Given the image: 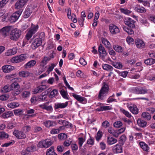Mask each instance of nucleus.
I'll use <instances>...</instances> for the list:
<instances>
[{
    "label": "nucleus",
    "instance_id": "obj_1",
    "mask_svg": "<svg viewBox=\"0 0 155 155\" xmlns=\"http://www.w3.org/2000/svg\"><path fill=\"white\" fill-rule=\"evenodd\" d=\"M109 90V88L108 84L105 82L103 83L99 92L98 98L101 100L104 99L108 94Z\"/></svg>",
    "mask_w": 155,
    "mask_h": 155
},
{
    "label": "nucleus",
    "instance_id": "obj_2",
    "mask_svg": "<svg viewBox=\"0 0 155 155\" xmlns=\"http://www.w3.org/2000/svg\"><path fill=\"white\" fill-rule=\"evenodd\" d=\"M131 91L133 93L137 94H144L148 93L152 94L153 92L151 90L140 87H133L131 88Z\"/></svg>",
    "mask_w": 155,
    "mask_h": 155
},
{
    "label": "nucleus",
    "instance_id": "obj_3",
    "mask_svg": "<svg viewBox=\"0 0 155 155\" xmlns=\"http://www.w3.org/2000/svg\"><path fill=\"white\" fill-rule=\"evenodd\" d=\"M29 57L27 54H23L12 58L10 61L13 63H16L20 62L27 58Z\"/></svg>",
    "mask_w": 155,
    "mask_h": 155
},
{
    "label": "nucleus",
    "instance_id": "obj_4",
    "mask_svg": "<svg viewBox=\"0 0 155 155\" xmlns=\"http://www.w3.org/2000/svg\"><path fill=\"white\" fill-rule=\"evenodd\" d=\"M21 35V31L17 28L13 29L11 31L10 35V38L14 41H17Z\"/></svg>",
    "mask_w": 155,
    "mask_h": 155
},
{
    "label": "nucleus",
    "instance_id": "obj_5",
    "mask_svg": "<svg viewBox=\"0 0 155 155\" xmlns=\"http://www.w3.org/2000/svg\"><path fill=\"white\" fill-rule=\"evenodd\" d=\"M38 25H32L31 27L26 35V37L27 40H29L38 31Z\"/></svg>",
    "mask_w": 155,
    "mask_h": 155
},
{
    "label": "nucleus",
    "instance_id": "obj_6",
    "mask_svg": "<svg viewBox=\"0 0 155 155\" xmlns=\"http://www.w3.org/2000/svg\"><path fill=\"white\" fill-rule=\"evenodd\" d=\"M13 135L18 139H25L26 137L25 133L22 130H15L13 132Z\"/></svg>",
    "mask_w": 155,
    "mask_h": 155
},
{
    "label": "nucleus",
    "instance_id": "obj_7",
    "mask_svg": "<svg viewBox=\"0 0 155 155\" xmlns=\"http://www.w3.org/2000/svg\"><path fill=\"white\" fill-rule=\"evenodd\" d=\"M10 86L11 88V90L14 91L12 92V94L13 95H17L19 94L20 86L17 83L14 82L10 85Z\"/></svg>",
    "mask_w": 155,
    "mask_h": 155
},
{
    "label": "nucleus",
    "instance_id": "obj_8",
    "mask_svg": "<svg viewBox=\"0 0 155 155\" xmlns=\"http://www.w3.org/2000/svg\"><path fill=\"white\" fill-rule=\"evenodd\" d=\"M98 52L100 58L103 61L105 60V57L106 56L107 53L104 47L101 44H100L98 47Z\"/></svg>",
    "mask_w": 155,
    "mask_h": 155
},
{
    "label": "nucleus",
    "instance_id": "obj_9",
    "mask_svg": "<svg viewBox=\"0 0 155 155\" xmlns=\"http://www.w3.org/2000/svg\"><path fill=\"white\" fill-rule=\"evenodd\" d=\"M22 10L20 9L19 11H17L13 13L10 16L9 20L11 22H15L18 20L19 17L21 15Z\"/></svg>",
    "mask_w": 155,
    "mask_h": 155
},
{
    "label": "nucleus",
    "instance_id": "obj_10",
    "mask_svg": "<svg viewBox=\"0 0 155 155\" xmlns=\"http://www.w3.org/2000/svg\"><path fill=\"white\" fill-rule=\"evenodd\" d=\"M109 31L112 35H116L120 32L119 28L116 25L113 24H110L109 26Z\"/></svg>",
    "mask_w": 155,
    "mask_h": 155
},
{
    "label": "nucleus",
    "instance_id": "obj_11",
    "mask_svg": "<svg viewBox=\"0 0 155 155\" xmlns=\"http://www.w3.org/2000/svg\"><path fill=\"white\" fill-rule=\"evenodd\" d=\"M42 43V38H36L31 44V48L33 49H35L38 46L41 45Z\"/></svg>",
    "mask_w": 155,
    "mask_h": 155
},
{
    "label": "nucleus",
    "instance_id": "obj_12",
    "mask_svg": "<svg viewBox=\"0 0 155 155\" xmlns=\"http://www.w3.org/2000/svg\"><path fill=\"white\" fill-rule=\"evenodd\" d=\"M46 97L47 95L45 94L40 95L38 97H33L31 98V103L34 104H36L37 103V101L38 99H39L41 100H45Z\"/></svg>",
    "mask_w": 155,
    "mask_h": 155
},
{
    "label": "nucleus",
    "instance_id": "obj_13",
    "mask_svg": "<svg viewBox=\"0 0 155 155\" xmlns=\"http://www.w3.org/2000/svg\"><path fill=\"white\" fill-rule=\"evenodd\" d=\"M28 0H19L15 4V7L16 9L22 8Z\"/></svg>",
    "mask_w": 155,
    "mask_h": 155
},
{
    "label": "nucleus",
    "instance_id": "obj_14",
    "mask_svg": "<svg viewBox=\"0 0 155 155\" xmlns=\"http://www.w3.org/2000/svg\"><path fill=\"white\" fill-rule=\"evenodd\" d=\"M11 30V27L6 26L4 27L0 30V35H2L4 37H5L9 35Z\"/></svg>",
    "mask_w": 155,
    "mask_h": 155
},
{
    "label": "nucleus",
    "instance_id": "obj_15",
    "mask_svg": "<svg viewBox=\"0 0 155 155\" xmlns=\"http://www.w3.org/2000/svg\"><path fill=\"white\" fill-rule=\"evenodd\" d=\"M3 71L5 73H9L15 69V67L10 65H5L2 67Z\"/></svg>",
    "mask_w": 155,
    "mask_h": 155
},
{
    "label": "nucleus",
    "instance_id": "obj_16",
    "mask_svg": "<svg viewBox=\"0 0 155 155\" xmlns=\"http://www.w3.org/2000/svg\"><path fill=\"white\" fill-rule=\"evenodd\" d=\"M68 102L66 101L65 103L57 102L55 103L54 108L55 110L59 109H63L66 107L68 105Z\"/></svg>",
    "mask_w": 155,
    "mask_h": 155
},
{
    "label": "nucleus",
    "instance_id": "obj_17",
    "mask_svg": "<svg viewBox=\"0 0 155 155\" xmlns=\"http://www.w3.org/2000/svg\"><path fill=\"white\" fill-rule=\"evenodd\" d=\"M72 96L74 98L81 103L85 104L87 102V100L86 98L80 95L74 94Z\"/></svg>",
    "mask_w": 155,
    "mask_h": 155
},
{
    "label": "nucleus",
    "instance_id": "obj_18",
    "mask_svg": "<svg viewBox=\"0 0 155 155\" xmlns=\"http://www.w3.org/2000/svg\"><path fill=\"white\" fill-rule=\"evenodd\" d=\"M127 107L133 114H136L138 113V110L136 105L130 104L128 105Z\"/></svg>",
    "mask_w": 155,
    "mask_h": 155
},
{
    "label": "nucleus",
    "instance_id": "obj_19",
    "mask_svg": "<svg viewBox=\"0 0 155 155\" xmlns=\"http://www.w3.org/2000/svg\"><path fill=\"white\" fill-rule=\"evenodd\" d=\"M135 43L137 47L139 48H144L145 43L142 40L138 38L135 40Z\"/></svg>",
    "mask_w": 155,
    "mask_h": 155
},
{
    "label": "nucleus",
    "instance_id": "obj_20",
    "mask_svg": "<svg viewBox=\"0 0 155 155\" xmlns=\"http://www.w3.org/2000/svg\"><path fill=\"white\" fill-rule=\"evenodd\" d=\"M134 22V20L130 18H127L124 21L125 24L131 28H134L135 27Z\"/></svg>",
    "mask_w": 155,
    "mask_h": 155
},
{
    "label": "nucleus",
    "instance_id": "obj_21",
    "mask_svg": "<svg viewBox=\"0 0 155 155\" xmlns=\"http://www.w3.org/2000/svg\"><path fill=\"white\" fill-rule=\"evenodd\" d=\"M36 61L35 60H31L25 64L24 65V67L25 69L30 68L35 64Z\"/></svg>",
    "mask_w": 155,
    "mask_h": 155
},
{
    "label": "nucleus",
    "instance_id": "obj_22",
    "mask_svg": "<svg viewBox=\"0 0 155 155\" xmlns=\"http://www.w3.org/2000/svg\"><path fill=\"white\" fill-rule=\"evenodd\" d=\"M48 103H45L40 105L39 107L43 109H45L48 111H51L52 110V107L51 105H48Z\"/></svg>",
    "mask_w": 155,
    "mask_h": 155
},
{
    "label": "nucleus",
    "instance_id": "obj_23",
    "mask_svg": "<svg viewBox=\"0 0 155 155\" xmlns=\"http://www.w3.org/2000/svg\"><path fill=\"white\" fill-rule=\"evenodd\" d=\"M113 150L114 153H121L122 151L121 146L118 144H117L115 146H113Z\"/></svg>",
    "mask_w": 155,
    "mask_h": 155
},
{
    "label": "nucleus",
    "instance_id": "obj_24",
    "mask_svg": "<svg viewBox=\"0 0 155 155\" xmlns=\"http://www.w3.org/2000/svg\"><path fill=\"white\" fill-rule=\"evenodd\" d=\"M134 9L136 12L141 13H144L146 11L144 7L141 6L139 5H137L135 6Z\"/></svg>",
    "mask_w": 155,
    "mask_h": 155
},
{
    "label": "nucleus",
    "instance_id": "obj_25",
    "mask_svg": "<svg viewBox=\"0 0 155 155\" xmlns=\"http://www.w3.org/2000/svg\"><path fill=\"white\" fill-rule=\"evenodd\" d=\"M17 50L16 48L9 49L5 52V54L7 56H11L15 54L17 52Z\"/></svg>",
    "mask_w": 155,
    "mask_h": 155
},
{
    "label": "nucleus",
    "instance_id": "obj_26",
    "mask_svg": "<svg viewBox=\"0 0 155 155\" xmlns=\"http://www.w3.org/2000/svg\"><path fill=\"white\" fill-rule=\"evenodd\" d=\"M117 140L114 137L109 136L107 138V142L108 145H113L117 142Z\"/></svg>",
    "mask_w": 155,
    "mask_h": 155
},
{
    "label": "nucleus",
    "instance_id": "obj_27",
    "mask_svg": "<svg viewBox=\"0 0 155 155\" xmlns=\"http://www.w3.org/2000/svg\"><path fill=\"white\" fill-rule=\"evenodd\" d=\"M138 125L141 127H144L146 126L147 122L141 119H138L137 121Z\"/></svg>",
    "mask_w": 155,
    "mask_h": 155
},
{
    "label": "nucleus",
    "instance_id": "obj_28",
    "mask_svg": "<svg viewBox=\"0 0 155 155\" xmlns=\"http://www.w3.org/2000/svg\"><path fill=\"white\" fill-rule=\"evenodd\" d=\"M30 74V73L27 71H21L19 72L18 75L21 77L26 78L29 76Z\"/></svg>",
    "mask_w": 155,
    "mask_h": 155
},
{
    "label": "nucleus",
    "instance_id": "obj_29",
    "mask_svg": "<svg viewBox=\"0 0 155 155\" xmlns=\"http://www.w3.org/2000/svg\"><path fill=\"white\" fill-rule=\"evenodd\" d=\"M55 122L50 120H46L43 122V124L47 128H49L53 126V124H55Z\"/></svg>",
    "mask_w": 155,
    "mask_h": 155
},
{
    "label": "nucleus",
    "instance_id": "obj_30",
    "mask_svg": "<svg viewBox=\"0 0 155 155\" xmlns=\"http://www.w3.org/2000/svg\"><path fill=\"white\" fill-rule=\"evenodd\" d=\"M19 106V104L17 102H13L9 103L8 104L7 106L11 109H14L16 108Z\"/></svg>",
    "mask_w": 155,
    "mask_h": 155
},
{
    "label": "nucleus",
    "instance_id": "obj_31",
    "mask_svg": "<svg viewBox=\"0 0 155 155\" xmlns=\"http://www.w3.org/2000/svg\"><path fill=\"white\" fill-rule=\"evenodd\" d=\"M60 93L62 97L64 99L68 100L69 97L68 95L67 91L64 89H62L60 91Z\"/></svg>",
    "mask_w": 155,
    "mask_h": 155
},
{
    "label": "nucleus",
    "instance_id": "obj_32",
    "mask_svg": "<svg viewBox=\"0 0 155 155\" xmlns=\"http://www.w3.org/2000/svg\"><path fill=\"white\" fill-rule=\"evenodd\" d=\"M101 41L102 43L108 49L111 47V45L109 41L106 38H102Z\"/></svg>",
    "mask_w": 155,
    "mask_h": 155
},
{
    "label": "nucleus",
    "instance_id": "obj_33",
    "mask_svg": "<svg viewBox=\"0 0 155 155\" xmlns=\"http://www.w3.org/2000/svg\"><path fill=\"white\" fill-rule=\"evenodd\" d=\"M140 146L142 149L145 151H148L149 149L148 145L144 142H141L140 143Z\"/></svg>",
    "mask_w": 155,
    "mask_h": 155
},
{
    "label": "nucleus",
    "instance_id": "obj_34",
    "mask_svg": "<svg viewBox=\"0 0 155 155\" xmlns=\"http://www.w3.org/2000/svg\"><path fill=\"white\" fill-rule=\"evenodd\" d=\"M13 116V114L12 111H8L5 112L2 114V117L4 118H8Z\"/></svg>",
    "mask_w": 155,
    "mask_h": 155
},
{
    "label": "nucleus",
    "instance_id": "obj_35",
    "mask_svg": "<svg viewBox=\"0 0 155 155\" xmlns=\"http://www.w3.org/2000/svg\"><path fill=\"white\" fill-rule=\"evenodd\" d=\"M112 109V108L109 106H101L96 109L97 111H102L104 110H110Z\"/></svg>",
    "mask_w": 155,
    "mask_h": 155
},
{
    "label": "nucleus",
    "instance_id": "obj_36",
    "mask_svg": "<svg viewBox=\"0 0 155 155\" xmlns=\"http://www.w3.org/2000/svg\"><path fill=\"white\" fill-rule=\"evenodd\" d=\"M64 128V126H61L58 129H53L50 132V133L52 134H55L59 133L60 130Z\"/></svg>",
    "mask_w": 155,
    "mask_h": 155
},
{
    "label": "nucleus",
    "instance_id": "obj_37",
    "mask_svg": "<svg viewBox=\"0 0 155 155\" xmlns=\"http://www.w3.org/2000/svg\"><path fill=\"white\" fill-rule=\"evenodd\" d=\"M46 155H57V154L54 152L53 147H50L47 150L46 153Z\"/></svg>",
    "mask_w": 155,
    "mask_h": 155
},
{
    "label": "nucleus",
    "instance_id": "obj_38",
    "mask_svg": "<svg viewBox=\"0 0 155 155\" xmlns=\"http://www.w3.org/2000/svg\"><path fill=\"white\" fill-rule=\"evenodd\" d=\"M102 67L104 70L108 71H111L113 70V69L112 66L107 64H103Z\"/></svg>",
    "mask_w": 155,
    "mask_h": 155
},
{
    "label": "nucleus",
    "instance_id": "obj_39",
    "mask_svg": "<svg viewBox=\"0 0 155 155\" xmlns=\"http://www.w3.org/2000/svg\"><path fill=\"white\" fill-rule=\"evenodd\" d=\"M141 116V117L148 120H150L151 118V116L149 113L146 112L143 113Z\"/></svg>",
    "mask_w": 155,
    "mask_h": 155
},
{
    "label": "nucleus",
    "instance_id": "obj_40",
    "mask_svg": "<svg viewBox=\"0 0 155 155\" xmlns=\"http://www.w3.org/2000/svg\"><path fill=\"white\" fill-rule=\"evenodd\" d=\"M32 12V11L30 8H26L24 12V17L26 18H28L30 16Z\"/></svg>",
    "mask_w": 155,
    "mask_h": 155
},
{
    "label": "nucleus",
    "instance_id": "obj_41",
    "mask_svg": "<svg viewBox=\"0 0 155 155\" xmlns=\"http://www.w3.org/2000/svg\"><path fill=\"white\" fill-rule=\"evenodd\" d=\"M123 28L124 30L127 32L128 34L131 35L134 34V31L131 29L128 28L125 26H123Z\"/></svg>",
    "mask_w": 155,
    "mask_h": 155
},
{
    "label": "nucleus",
    "instance_id": "obj_42",
    "mask_svg": "<svg viewBox=\"0 0 155 155\" xmlns=\"http://www.w3.org/2000/svg\"><path fill=\"white\" fill-rule=\"evenodd\" d=\"M9 137L8 134L4 132H0V140L7 138Z\"/></svg>",
    "mask_w": 155,
    "mask_h": 155
},
{
    "label": "nucleus",
    "instance_id": "obj_43",
    "mask_svg": "<svg viewBox=\"0 0 155 155\" xmlns=\"http://www.w3.org/2000/svg\"><path fill=\"white\" fill-rule=\"evenodd\" d=\"M113 48L116 51L119 53L122 52L123 50L121 47L117 45H114Z\"/></svg>",
    "mask_w": 155,
    "mask_h": 155
},
{
    "label": "nucleus",
    "instance_id": "obj_44",
    "mask_svg": "<svg viewBox=\"0 0 155 155\" xmlns=\"http://www.w3.org/2000/svg\"><path fill=\"white\" fill-rule=\"evenodd\" d=\"M144 63L147 65H151L155 63V60L153 58L148 59L145 61Z\"/></svg>",
    "mask_w": 155,
    "mask_h": 155
},
{
    "label": "nucleus",
    "instance_id": "obj_45",
    "mask_svg": "<svg viewBox=\"0 0 155 155\" xmlns=\"http://www.w3.org/2000/svg\"><path fill=\"white\" fill-rule=\"evenodd\" d=\"M30 94V91H25L22 93L21 95L23 98H27L29 97Z\"/></svg>",
    "mask_w": 155,
    "mask_h": 155
},
{
    "label": "nucleus",
    "instance_id": "obj_46",
    "mask_svg": "<svg viewBox=\"0 0 155 155\" xmlns=\"http://www.w3.org/2000/svg\"><path fill=\"white\" fill-rule=\"evenodd\" d=\"M56 64L54 63H51L48 66V67L47 70V72L49 74L52 71L55 67L56 66Z\"/></svg>",
    "mask_w": 155,
    "mask_h": 155
},
{
    "label": "nucleus",
    "instance_id": "obj_47",
    "mask_svg": "<svg viewBox=\"0 0 155 155\" xmlns=\"http://www.w3.org/2000/svg\"><path fill=\"white\" fill-rule=\"evenodd\" d=\"M112 64L115 68L118 69H120L123 67L122 64L120 62L113 63Z\"/></svg>",
    "mask_w": 155,
    "mask_h": 155
},
{
    "label": "nucleus",
    "instance_id": "obj_48",
    "mask_svg": "<svg viewBox=\"0 0 155 155\" xmlns=\"http://www.w3.org/2000/svg\"><path fill=\"white\" fill-rule=\"evenodd\" d=\"M120 11L122 13L128 15H129L132 12V11H131L128 10L127 9L125 8H121L120 9Z\"/></svg>",
    "mask_w": 155,
    "mask_h": 155
},
{
    "label": "nucleus",
    "instance_id": "obj_49",
    "mask_svg": "<svg viewBox=\"0 0 155 155\" xmlns=\"http://www.w3.org/2000/svg\"><path fill=\"white\" fill-rule=\"evenodd\" d=\"M26 149L30 153L36 150V147L34 145H31L28 147Z\"/></svg>",
    "mask_w": 155,
    "mask_h": 155
},
{
    "label": "nucleus",
    "instance_id": "obj_50",
    "mask_svg": "<svg viewBox=\"0 0 155 155\" xmlns=\"http://www.w3.org/2000/svg\"><path fill=\"white\" fill-rule=\"evenodd\" d=\"M50 59V57H45L42 60L41 63L43 66H44L47 64L48 61H49Z\"/></svg>",
    "mask_w": 155,
    "mask_h": 155
},
{
    "label": "nucleus",
    "instance_id": "obj_51",
    "mask_svg": "<svg viewBox=\"0 0 155 155\" xmlns=\"http://www.w3.org/2000/svg\"><path fill=\"white\" fill-rule=\"evenodd\" d=\"M120 111L124 114L126 117L130 118L131 117V114L128 111L126 110L123 108H120Z\"/></svg>",
    "mask_w": 155,
    "mask_h": 155
},
{
    "label": "nucleus",
    "instance_id": "obj_52",
    "mask_svg": "<svg viewBox=\"0 0 155 155\" xmlns=\"http://www.w3.org/2000/svg\"><path fill=\"white\" fill-rule=\"evenodd\" d=\"M44 148H47L50 146L52 144V142L51 140H44Z\"/></svg>",
    "mask_w": 155,
    "mask_h": 155
},
{
    "label": "nucleus",
    "instance_id": "obj_53",
    "mask_svg": "<svg viewBox=\"0 0 155 155\" xmlns=\"http://www.w3.org/2000/svg\"><path fill=\"white\" fill-rule=\"evenodd\" d=\"M11 90V88H10V85H5L2 90V92L6 93L10 91Z\"/></svg>",
    "mask_w": 155,
    "mask_h": 155
},
{
    "label": "nucleus",
    "instance_id": "obj_54",
    "mask_svg": "<svg viewBox=\"0 0 155 155\" xmlns=\"http://www.w3.org/2000/svg\"><path fill=\"white\" fill-rule=\"evenodd\" d=\"M58 93V91L57 90L54 89L51 92L49 96L50 97H53L56 96Z\"/></svg>",
    "mask_w": 155,
    "mask_h": 155
},
{
    "label": "nucleus",
    "instance_id": "obj_55",
    "mask_svg": "<svg viewBox=\"0 0 155 155\" xmlns=\"http://www.w3.org/2000/svg\"><path fill=\"white\" fill-rule=\"evenodd\" d=\"M123 125L122 122L120 121H118L115 122L114 124V126L117 128L120 127Z\"/></svg>",
    "mask_w": 155,
    "mask_h": 155
},
{
    "label": "nucleus",
    "instance_id": "obj_56",
    "mask_svg": "<svg viewBox=\"0 0 155 155\" xmlns=\"http://www.w3.org/2000/svg\"><path fill=\"white\" fill-rule=\"evenodd\" d=\"M58 137L60 140H64L67 138V136L65 134L61 133L58 134Z\"/></svg>",
    "mask_w": 155,
    "mask_h": 155
},
{
    "label": "nucleus",
    "instance_id": "obj_57",
    "mask_svg": "<svg viewBox=\"0 0 155 155\" xmlns=\"http://www.w3.org/2000/svg\"><path fill=\"white\" fill-rule=\"evenodd\" d=\"M39 92H41L46 89L47 86L46 85H41L38 87Z\"/></svg>",
    "mask_w": 155,
    "mask_h": 155
},
{
    "label": "nucleus",
    "instance_id": "obj_58",
    "mask_svg": "<svg viewBox=\"0 0 155 155\" xmlns=\"http://www.w3.org/2000/svg\"><path fill=\"white\" fill-rule=\"evenodd\" d=\"M102 136V132L98 131L96 136V139L97 140L99 141L101 138Z\"/></svg>",
    "mask_w": 155,
    "mask_h": 155
},
{
    "label": "nucleus",
    "instance_id": "obj_59",
    "mask_svg": "<svg viewBox=\"0 0 155 155\" xmlns=\"http://www.w3.org/2000/svg\"><path fill=\"white\" fill-rule=\"evenodd\" d=\"M127 41V43L129 44H134V39L131 37L128 36L127 37L126 39Z\"/></svg>",
    "mask_w": 155,
    "mask_h": 155
},
{
    "label": "nucleus",
    "instance_id": "obj_60",
    "mask_svg": "<svg viewBox=\"0 0 155 155\" xmlns=\"http://www.w3.org/2000/svg\"><path fill=\"white\" fill-rule=\"evenodd\" d=\"M9 97L8 95H2L0 96V100L2 101H6L8 99Z\"/></svg>",
    "mask_w": 155,
    "mask_h": 155
},
{
    "label": "nucleus",
    "instance_id": "obj_61",
    "mask_svg": "<svg viewBox=\"0 0 155 155\" xmlns=\"http://www.w3.org/2000/svg\"><path fill=\"white\" fill-rule=\"evenodd\" d=\"M31 129V127L29 126H25L24 127L22 128V130L25 131V133L29 131Z\"/></svg>",
    "mask_w": 155,
    "mask_h": 155
},
{
    "label": "nucleus",
    "instance_id": "obj_62",
    "mask_svg": "<svg viewBox=\"0 0 155 155\" xmlns=\"http://www.w3.org/2000/svg\"><path fill=\"white\" fill-rule=\"evenodd\" d=\"M78 144L80 147H82L83 143L85 141V140L83 137L78 138Z\"/></svg>",
    "mask_w": 155,
    "mask_h": 155
},
{
    "label": "nucleus",
    "instance_id": "obj_63",
    "mask_svg": "<svg viewBox=\"0 0 155 155\" xmlns=\"http://www.w3.org/2000/svg\"><path fill=\"white\" fill-rule=\"evenodd\" d=\"M14 113L16 115H19L21 114L22 111L21 109H15L14 110Z\"/></svg>",
    "mask_w": 155,
    "mask_h": 155
},
{
    "label": "nucleus",
    "instance_id": "obj_64",
    "mask_svg": "<svg viewBox=\"0 0 155 155\" xmlns=\"http://www.w3.org/2000/svg\"><path fill=\"white\" fill-rule=\"evenodd\" d=\"M87 143L88 145H90L91 146L94 144V140L91 138H90L87 140Z\"/></svg>",
    "mask_w": 155,
    "mask_h": 155
}]
</instances>
